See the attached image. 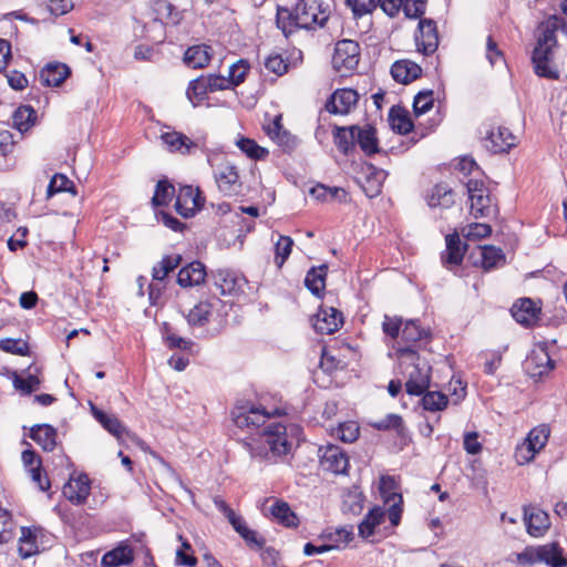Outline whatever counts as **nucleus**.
<instances>
[{"mask_svg":"<svg viewBox=\"0 0 567 567\" xmlns=\"http://www.w3.org/2000/svg\"><path fill=\"white\" fill-rule=\"evenodd\" d=\"M231 414L238 429L256 432L257 437L244 442L251 457H278L290 451L286 426L278 422L266 424L270 417L264 409L241 406L236 408Z\"/></svg>","mask_w":567,"mask_h":567,"instance_id":"1","label":"nucleus"},{"mask_svg":"<svg viewBox=\"0 0 567 567\" xmlns=\"http://www.w3.org/2000/svg\"><path fill=\"white\" fill-rule=\"evenodd\" d=\"M556 22V19H547L539 24L537 43L532 53L535 74L548 80L559 79V70L554 63V49L557 47Z\"/></svg>","mask_w":567,"mask_h":567,"instance_id":"2","label":"nucleus"},{"mask_svg":"<svg viewBox=\"0 0 567 567\" xmlns=\"http://www.w3.org/2000/svg\"><path fill=\"white\" fill-rule=\"evenodd\" d=\"M398 358L406 365L408 380L405 390L410 395H422L430 386L431 367L426 360L421 359L414 344L399 347Z\"/></svg>","mask_w":567,"mask_h":567,"instance_id":"3","label":"nucleus"},{"mask_svg":"<svg viewBox=\"0 0 567 567\" xmlns=\"http://www.w3.org/2000/svg\"><path fill=\"white\" fill-rule=\"evenodd\" d=\"M328 8L322 0H297L293 6L295 23L302 29L323 27L329 18Z\"/></svg>","mask_w":567,"mask_h":567,"instance_id":"4","label":"nucleus"},{"mask_svg":"<svg viewBox=\"0 0 567 567\" xmlns=\"http://www.w3.org/2000/svg\"><path fill=\"white\" fill-rule=\"evenodd\" d=\"M466 188L471 200V214L474 218L496 216L497 207L483 182L470 179L466 183Z\"/></svg>","mask_w":567,"mask_h":567,"instance_id":"5","label":"nucleus"},{"mask_svg":"<svg viewBox=\"0 0 567 567\" xmlns=\"http://www.w3.org/2000/svg\"><path fill=\"white\" fill-rule=\"evenodd\" d=\"M396 489L394 477L385 475L380 478V495L384 504L388 505L386 513L393 527L400 524L403 512V497Z\"/></svg>","mask_w":567,"mask_h":567,"instance_id":"6","label":"nucleus"},{"mask_svg":"<svg viewBox=\"0 0 567 567\" xmlns=\"http://www.w3.org/2000/svg\"><path fill=\"white\" fill-rule=\"evenodd\" d=\"M359 60L360 47L358 42L343 39L336 43L332 56V65L336 71L340 73L353 71L358 66Z\"/></svg>","mask_w":567,"mask_h":567,"instance_id":"7","label":"nucleus"},{"mask_svg":"<svg viewBox=\"0 0 567 567\" xmlns=\"http://www.w3.org/2000/svg\"><path fill=\"white\" fill-rule=\"evenodd\" d=\"M205 198L198 187L182 186L175 202V210L184 218L193 217L204 206Z\"/></svg>","mask_w":567,"mask_h":567,"instance_id":"8","label":"nucleus"},{"mask_svg":"<svg viewBox=\"0 0 567 567\" xmlns=\"http://www.w3.org/2000/svg\"><path fill=\"white\" fill-rule=\"evenodd\" d=\"M550 429L547 424H542L529 431L523 446L517 450V457H522L525 462L532 461L548 442Z\"/></svg>","mask_w":567,"mask_h":567,"instance_id":"9","label":"nucleus"},{"mask_svg":"<svg viewBox=\"0 0 567 567\" xmlns=\"http://www.w3.org/2000/svg\"><path fill=\"white\" fill-rule=\"evenodd\" d=\"M414 38L419 52L425 55L434 53L439 47V34L435 22L431 19H421Z\"/></svg>","mask_w":567,"mask_h":567,"instance_id":"10","label":"nucleus"},{"mask_svg":"<svg viewBox=\"0 0 567 567\" xmlns=\"http://www.w3.org/2000/svg\"><path fill=\"white\" fill-rule=\"evenodd\" d=\"M359 94L352 89H338L326 102V110L330 114L346 115L357 105Z\"/></svg>","mask_w":567,"mask_h":567,"instance_id":"11","label":"nucleus"},{"mask_svg":"<svg viewBox=\"0 0 567 567\" xmlns=\"http://www.w3.org/2000/svg\"><path fill=\"white\" fill-rule=\"evenodd\" d=\"M554 367L555 362L549 357L545 344H539L533 349L525 361V369L533 378H540L547 374Z\"/></svg>","mask_w":567,"mask_h":567,"instance_id":"12","label":"nucleus"},{"mask_svg":"<svg viewBox=\"0 0 567 567\" xmlns=\"http://www.w3.org/2000/svg\"><path fill=\"white\" fill-rule=\"evenodd\" d=\"M320 463L321 466L331 473L343 474L349 466V457L344 451L337 445H328L320 449Z\"/></svg>","mask_w":567,"mask_h":567,"instance_id":"13","label":"nucleus"},{"mask_svg":"<svg viewBox=\"0 0 567 567\" xmlns=\"http://www.w3.org/2000/svg\"><path fill=\"white\" fill-rule=\"evenodd\" d=\"M313 328L321 334H331L343 324L342 313L333 307H321L313 320Z\"/></svg>","mask_w":567,"mask_h":567,"instance_id":"14","label":"nucleus"},{"mask_svg":"<svg viewBox=\"0 0 567 567\" xmlns=\"http://www.w3.org/2000/svg\"><path fill=\"white\" fill-rule=\"evenodd\" d=\"M91 492V484L86 474L71 477L63 486V495L74 505H82L86 502Z\"/></svg>","mask_w":567,"mask_h":567,"instance_id":"15","label":"nucleus"},{"mask_svg":"<svg viewBox=\"0 0 567 567\" xmlns=\"http://www.w3.org/2000/svg\"><path fill=\"white\" fill-rule=\"evenodd\" d=\"M216 182L219 190L226 196L237 194L241 187L237 167L230 163L219 166L216 174Z\"/></svg>","mask_w":567,"mask_h":567,"instance_id":"16","label":"nucleus"},{"mask_svg":"<svg viewBox=\"0 0 567 567\" xmlns=\"http://www.w3.org/2000/svg\"><path fill=\"white\" fill-rule=\"evenodd\" d=\"M516 145V137L504 126L492 130L485 138V147L494 153H506Z\"/></svg>","mask_w":567,"mask_h":567,"instance_id":"17","label":"nucleus"},{"mask_svg":"<svg viewBox=\"0 0 567 567\" xmlns=\"http://www.w3.org/2000/svg\"><path fill=\"white\" fill-rule=\"evenodd\" d=\"M524 520L527 533L533 537L543 536L550 526L547 513L533 506L524 508Z\"/></svg>","mask_w":567,"mask_h":567,"instance_id":"18","label":"nucleus"},{"mask_svg":"<svg viewBox=\"0 0 567 567\" xmlns=\"http://www.w3.org/2000/svg\"><path fill=\"white\" fill-rule=\"evenodd\" d=\"M152 12L154 21L162 25H178L183 20V12L177 10L174 4L167 0H154L152 2Z\"/></svg>","mask_w":567,"mask_h":567,"instance_id":"19","label":"nucleus"},{"mask_svg":"<svg viewBox=\"0 0 567 567\" xmlns=\"http://www.w3.org/2000/svg\"><path fill=\"white\" fill-rule=\"evenodd\" d=\"M446 248L441 254V261L444 267L452 268L462 264L466 245H462L461 238L457 233L449 234L445 237Z\"/></svg>","mask_w":567,"mask_h":567,"instance_id":"20","label":"nucleus"},{"mask_svg":"<svg viewBox=\"0 0 567 567\" xmlns=\"http://www.w3.org/2000/svg\"><path fill=\"white\" fill-rule=\"evenodd\" d=\"M511 312L518 323L530 327L538 320L540 309L532 299L522 298L513 305Z\"/></svg>","mask_w":567,"mask_h":567,"instance_id":"21","label":"nucleus"},{"mask_svg":"<svg viewBox=\"0 0 567 567\" xmlns=\"http://www.w3.org/2000/svg\"><path fill=\"white\" fill-rule=\"evenodd\" d=\"M161 140L172 153L188 155L198 148V144L196 142L192 141L185 134L176 131L163 133L161 135Z\"/></svg>","mask_w":567,"mask_h":567,"instance_id":"22","label":"nucleus"},{"mask_svg":"<svg viewBox=\"0 0 567 567\" xmlns=\"http://www.w3.org/2000/svg\"><path fill=\"white\" fill-rule=\"evenodd\" d=\"M206 277L205 266L200 261H192L179 269L177 284L183 288L199 286Z\"/></svg>","mask_w":567,"mask_h":567,"instance_id":"23","label":"nucleus"},{"mask_svg":"<svg viewBox=\"0 0 567 567\" xmlns=\"http://www.w3.org/2000/svg\"><path fill=\"white\" fill-rule=\"evenodd\" d=\"M385 172L378 169L373 165L367 166V173L362 179H358L365 195L370 198L378 196L381 193L383 181L385 179Z\"/></svg>","mask_w":567,"mask_h":567,"instance_id":"24","label":"nucleus"},{"mask_svg":"<svg viewBox=\"0 0 567 567\" xmlns=\"http://www.w3.org/2000/svg\"><path fill=\"white\" fill-rule=\"evenodd\" d=\"M391 74L396 82L408 84L421 76L422 69L413 61L400 60L392 64Z\"/></svg>","mask_w":567,"mask_h":567,"instance_id":"25","label":"nucleus"},{"mask_svg":"<svg viewBox=\"0 0 567 567\" xmlns=\"http://www.w3.org/2000/svg\"><path fill=\"white\" fill-rule=\"evenodd\" d=\"M355 131H358V125L334 126L332 132L333 143L342 154L349 155L354 151Z\"/></svg>","mask_w":567,"mask_h":567,"instance_id":"26","label":"nucleus"},{"mask_svg":"<svg viewBox=\"0 0 567 567\" xmlns=\"http://www.w3.org/2000/svg\"><path fill=\"white\" fill-rule=\"evenodd\" d=\"M41 529L37 527H21L18 553L22 559H27L39 553L38 536Z\"/></svg>","mask_w":567,"mask_h":567,"instance_id":"27","label":"nucleus"},{"mask_svg":"<svg viewBox=\"0 0 567 567\" xmlns=\"http://www.w3.org/2000/svg\"><path fill=\"white\" fill-rule=\"evenodd\" d=\"M355 140L361 151L367 156H372L380 152L377 130L371 124H365L364 126L358 125V131H355Z\"/></svg>","mask_w":567,"mask_h":567,"instance_id":"28","label":"nucleus"},{"mask_svg":"<svg viewBox=\"0 0 567 567\" xmlns=\"http://www.w3.org/2000/svg\"><path fill=\"white\" fill-rule=\"evenodd\" d=\"M30 437L44 451H53L56 446L58 432L50 424H35L30 430Z\"/></svg>","mask_w":567,"mask_h":567,"instance_id":"29","label":"nucleus"},{"mask_svg":"<svg viewBox=\"0 0 567 567\" xmlns=\"http://www.w3.org/2000/svg\"><path fill=\"white\" fill-rule=\"evenodd\" d=\"M70 75V69L64 63H49L40 71V81L45 86H59Z\"/></svg>","mask_w":567,"mask_h":567,"instance_id":"30","label":"nucleus"},{"mask_svg":"<svg viewBox=\"0 0 567 567\" xmlns=\"http://www.w3.org/2000/svg\"><path fill=\"white\" fill-rule=\"evenodd\" d=\"M92 414L101 425L115 437L120 439L122 434L128 433L126 427L115 415L107 414L94 405H92Z\"/></svg>","mask_w":567,"mask_h":567,"instance_id":"31","label":"nucleus"},{"mask_svg":"<svg viewBox=\"0 0 567 567\" xmlns=\"http://www.w3.org/2000/svg\"><path fill=\"white\" fill-rule=\"evenodd\" d=\"M327 270V265L312 267L310 270H308L305 278V286L311 291L312 295L319 297L324 290Z\"/></svg>","mask_w":567,"mask_h":567,"instance_id":"32","label":"nucleus"},{"mask_svg":"<svg viewBox=\"0 0 567 567\" xmlns=\"http://www.w3.org/2000/svg\"><path fill=\"white\" fill-rule=\"evenodd\" d=\"M210 48L207 45H194L186 50L184 62L193 69H202L210 61Z\"/></svg>","mask_w":567,"mask_h":567,"instance_id":"33","label":"nucleus"},{"mask_svg":"<svg viewBox=\"0 0 567 567\" xmlns=\"http://www.w3.org/2000/svg\"><path fill=\"white\" fill-rule=\"evenodd\" d=\"M385 512L379 507L374 506L365 515L364 519L359 524V535L362 538H368L374 534V529L384 520Z\"/></svg>","mask_w":567,"mask_h":567,"instance_id":"34","label":"nucleus"},{"mask_svg":"<svg viewBox=\"0 0 567 567\" xmlns=\"http://www.w3.org/2000/svg\"><path fill=\"white\" fill-rule=\"evenodd\" d=\"M427 203L431 207L449 208L454 204V193L447 184L440 183L433 187Z\"/></svg>","mask_w":567,"mask_h":567,"instance_id":"35","label":"nucleus"},{"mask_svg":"<svg viewBox=\"0 0 567 567\" xmlns=\"http://www.w3.org/2000/svg\"><path fill=\"white\" fill-rule=\"evenodd\" d=\"M133 561V550L128 546H118L106 553L102 558L104 567H117Z\"/></svg>","mask_w":567,"mask_h":567,"instance_id":"36","label":"nucleus"},{"mask_svg":"<svg viewBox=\"0 0 567 567\" xmlns=\"http://www.w3.org/2000/svg\"><path fill=\"white\" fill-rule=\"evenodd\" d=\"M182 262L181 255H167L157 262L152 270V278L155 281L164 280L172 271H174Z\"/></svg>","mask_w":567,"mask_h":567,"instance_id":"37","label":"nucleus"},{"mask_svg":"<svg viewBox=\"0 0 567 567\" xmlns=\"http://www.w3.org/2000/svg\"><path fill=\"white\" fill-rule=\"evenodd\" d=\"M213 313V306L207 301H200L194 306L186 316L190 327H203L208 323Z\"/></svg>","mask_w":567,"mask_h":567,"instance_id":"38","label":"nucleus"},{"mask_svg":"<svg viewBox=\"0 0 567 567\" xmlns=\"http://www.w3.org/2000/svg\"><path fill=\"white\" fill-rule=\"evenodd\" d=\"M389 121L393 131L399 134H408L413 130V123L408 112L402 109L392 107L389 113Z\"/></svg>","mask_w":567,"mask_h":567,"instance_id":"39","label":"nucleus"},{"mask_svg":"<svg viewBox=\"0 0 567 567\" xmlns=\"http://www.w3.org/2000/svg\"><path fill=\"white\" fill-rule=\"evenodd\" d=\"M271 515L286 527H296L298 525L297 515L290 509L286 502L277 501L270 507Z\"/></svg>","mask_w":567,"mask_h":567,"instance_id":"40","label":"nucleus"},{"mask_svg":"<svg viewBox=\"0 0 567 567\" xmlns=\"http://www.w3.org/2000/svg\"><path fill=\"white\" fill-rule=\"evenodd\" d=\"M431 332L420 327L416 320H408L402 329L401 338L406 343H415L423 339H429Z\"/></svg>","mask_w":567,"mask_h":567,"instance_id":"41","label":"nucleus"},{"mask_svg":"<svg viewBox=\"0 0 567 567\" xmlns=\"http://www.w3.org/2000/svg\"><path fill=\"white\" fill-rule=\"evenodd\" d=\"M538 563L550 565L564 556V549L558 543L553 542L540 546H535Z\"/></svg>","mask_w":567,"mask_h":567,"instance_id":"42","label":"nucleus"},{"mask_svg":"<svg viewBox=\"0 0 567 567\" xmlns=\"http://www.w3.org/2000/svg\"><path fill=\"white\" fill-rule=\"evenodd\" d=\"M231 526L245 539L248 546L256 549H261L264 547L265 539L257 537V533L246 525L243 517L237 522H233Z\"/></svg>","mask_w":567,"mask_h":567,"instance_id":"43","label":"nucleus"},{"mask_svg":"<svg viewBox=\"0 0 567 567\" xmlns=\"http://www.w3.org/2000/svg\"><path fill=\"white\" fill-rule=\"evenodd\" d=\"M505 262V255L501 248L485 246L482 249V266L485 270H491Z\"/></svg>","mask_w":567,"mask_h":567,"instance_id":"44","label":"nucleus"},{"mask_svg":"<svg viewBox=\"0 0 567 567\" xmlns=\"http://www.w3.org/2000/svg\"><path fill=\"white\" fill-rule=\"evenodd\" d=\"M449 404V398L439 391H425L422 398L424 410L436 412L444 410Z\"/></svg>","mask_w":567,"mask_h":567,"instance_id":"45","label":"nucleus"},{"mask_svg":"<svg viewBox=\"0 0 567 567\" xmlns=\"http://www.w3.org/2000/svg\"><path fill=\"white\" fill-rule=\"evenodd\" d=\"M207 92H209V89L206 85L204 75H202L190 81L186 94L193 105L196 106L206 99Z\"/></svg>","mask_w":567,"mask_h":567,"instance_id":"46","label":"nucleus"},{"mask_svg":"<svg viewBox=\"0 0 567 567\" xmlns=\"http://www.w3.org/2000/svg\"><path fill=\"white\" fill-rule=\"evenodd\" d=\"M61 192H70L73 195L76 194L75 186L73 182H71L65 175L63 174H55L47 188V197L50 198L56 193Z\"/></svg>","mask_w":567,"mask_h":567,"instance_id":"47","label":"nucleus"},{"mask_svg":"<svg viewBox=\"0 0 567 567\" xmlns=\"http://www.w3.org/2000/svg\"><path fill=\"white\" fill-rule=\"evenodd\" d=\"M293 246V240L289 236L280 235L275 244V264L281 268L289 258Z\"/></svg>","mask_w":567,"mask_h":567,"instance_id":"48","label":"nucleus"},{"mask_svg":"<svg viewBox=\"0 0 567 567\" xmlns=\"http://www.w3.org/2000/svg\"><path fill=\"white\" fill-rule=\"evenodd\" d=\"M175 194V187L166 179L158 181L152 203L154 206H166Z\"/></svg>","mask_w":567,"mask_h":567,"instance_id":"49","label":"nucleus"},{"mask_svg":"<svg viewBox=\"0 0 567 567\" xmlns=\"http://www.w3.org/2000/svg\"><path fill=\"white\" fill-rule=\"evenodd\" d=\"M277 25L282 30L285 35L292 33L298 25L295 23V11L285 7H278L277 10Z\"/></svg>","mask_w":567,"mask_h":567,"instance_id":"50","label":"nucleus"},{"mask_svg":"<svg viewBox=\"0 0 567 567\" xmlns=\"http://www.w3.org/2000/svg\"><path fill=\"white\" fill-rule=\"evenodd\" d=\"M34 110L31 106H20L13 114V124L20 132L29 130L33 123Z\"/></svg>","mask_w":567,"mask_h":567,"instance_id":"51","label":"nucleus"},{"mask_svg":"<svg viewBox=\"0 0 567 567\" xmlns=\"http://www.w3.org/2000/svg\"><path fill=\"white\" fill-rule=\"evenodd\" d=\"M41 381L35 374H29L27 378H22L18 374H14L13 377L14 388L25 395H29L33 391L38 390Z\"/></svg>","mask_w":567,"mask_h":567,"instance_id":"52","label":"nucleus"},{"mask_svg":"<svg viewBox=\"0 0 567 567\" xmlns=\"http://www.w3.org/2000/svg\"><path fill=\"white\" fill-rule=\"evenodd\" d=\"M433 91H422L419 92L413 102V112L416 116L425 114L427 111H430L433 106Z\"/></svg>","mask_w":567,"mask_h":567,"instance_id":"53","label":"nucleus"},{"mask_svg":"<svg viewBox=\"0 0 567 567\" xmlns=\"http://www.w3.org/2000/svg\"><path fill=\"white\" fill-rule=\"evenodd\" d=\"M14 523L9 512L0 507V544L9 543L13 539Z\"/></svg>","mask_w":567,"mask_h":567,"instance_id":"54","label":"nucleus"},{"mask_svg":"<svg viewBox=\"0 0 567 567\" xmlns=\"http://www.w3.org/2000/svg\"><path fill=\"white\" fill-rule=\"evenodd\" d=\"M237 145L243 153L254 159H261L268 154L264 147L259 146L254 140L250 138L243 137L237 142Z\"/></svg>","mask_w":567,"mask_h":567,"instance_id":"55","label":"nucleus"},{"mask_svg":"<svg viewBox=\"0 0 567 567\" xmlns=\"http://www.w3.org/2000/svg\"><path fill=\"white\" fill-rule=\"evenodd\" d=\"M248 69L249 66L244 60H239L229 66L227 80H229L230 87L237 86L245 81Z\"/></svg>","mask_w":567,"mask_h":567,"instance_id":"56","label":"nucleus"},{"mask_svg":"<svg viewBox=\"0 0 567 567\" xmlns=\"http://www.w3.org/2000/svg\"><path fill=\"white\" fill-rule=\"evenodd\" d=\"M0 349L4 352L25 355L29 352V346L21 339L6 338L0 340Z\"/></svg>","mask_w":567,"mask_h":567,"instance_id":"57","label":"nucleus"},{"mask_svg":"<svg viewBox=\"0 0 567 567\" xmlns=\"http://www.w3.org/2000/svg\"><path fill=\"white\" fill-rule=\"evenodd\" d=\"M380 0H347L351 7L353 16L360 18L364 14L371 13L378 8Z\"/></svg>","mask_w":567,"mask_h":567,"instance_id":"58","label":"nucleus"},{"mask_svg":"<svg viewBox=\"0 0 567 567\" xmlns=\"http://www.w3.org/2000/svg\"><path fill=\"white\" fill-rule=\"evenodd\" d=\"M359 425L353 422L341 423L337 430V436L346 443L354 442L359 436Z\"/></svg>","mask_w":567,"mask_h":567,"instance_id":"59","label":"nucleus"},{"mask_svg":"<svg viewBox=\"0 0 567 567\" xmlns=\"http://www.w3.org/2000/svg\"><path fill=\"white\" fill-rule=\"evenodd\" d=\"M164 340L167 347L171 349L190 350V348L194 346L192 340L182 338L169 331L167 324H165Z\"/></svg>","mask_w":567,"mask_h":567,"instance_id":"60","label":"nucleus"},{"mask_svg":"<svg viewBox=\"0 0 567 567\" xmlns=\"http://www.w3.org/2000/svg\"><path fill=\"white\" fill-rule=\"evenodd\" d=\"M265 68L276 74V75H282L285 74L287 71H288V63L282 59V56L280 54H277V53H274V54H270L266 60H265Z\"/></svg>","mask_w":567,"mask_h":567,"instance_id":"61","label":"nucleus"},{"mask_svg":"<svg viewBox=\"0 0 567 567\" xmlns=\"http://www.w3.org/2000/svg\"><path fill=\"white\" fill-rule=\"evenodd\" d=\"M403 420L399 414H388L385 417L372 422L371 426L379 430V431H386V430H399L402 426Z\"/></svg>","mask_w":567,"mask_h":567,"instance_id":"62","label":"nucleus"},{"mask_svg":"<svg viewBox=\"0 0 567 567\" xmlns=\"http://www.w3.org/2000/svg\"><path fill=\"white\" fill-rule=\"evenodd\" d=\"M426 0H403L402 9L408 18H420L424 14Z\"/></svg>","mask_w":567,"mask_h":567,"instance_id":"63","label":"nucleus"},{"mask_svg":"<svg viewBox=\"0 0 567 567\" xmlns=\"http://www.w3.org/2000/svg\"><path fill=\"white\" fill-rule=\"evenodd\" d=\"M515 563L520 567H532L537 564L535 546H527L523 551L515 554Z\"/></svg>","mask_w":567,"mask_h":567,"instance_id":"64","label":"nucleus"}]
</instances>
